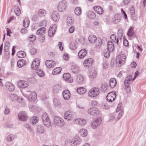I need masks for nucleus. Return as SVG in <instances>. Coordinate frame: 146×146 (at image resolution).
<instances>
[{
    "mask_svg": "<svg viewBox=\"0 0 146 146\" xmlns=\"http://www.w3.org/2000/svg\"><path fill=\"white\" fill-rule=\"evenodd\" d=\"M24 96L27 98L30 101L34 102L37 98L36 93L31 91H27Z\"/></svg>",
    "mask_w": 146,
    "mask_h": 146,
    "instance_id": "obj_1",
    "label": "nucleus"
},
{
    "mask_svg": "<svg viewBox=\"0 0 146 146\" xmlns=\"http://www.w3.org/2000/svg\"><path fill=\"white\" fill-rule=\"evenodd\" d=\"M126 60V56L125 54H120L117 56L116 59L117 64L119 66H121L123 64Z\"/></svg>",
    "mask_w": 146,
    "mask_h": 146,
    "instance_id": "obj_2",
    "label": "nucleus"
},
{
    "mask_svg": "<svg viewBox=\"0 0 146 146\" xmlns=\"http://www.w3.org/2000/svg\"><path fill=\"white\" fill-rule=\"evenodd\" d=\"M100 92L98 88L96 87H93L89 90L88 96L91 98L95 97L99 95Z\"/></svg>",
    "mask_w": 146,
    "mask_h": 146,
    "instance_id": "obj_3",
    "label": "nucleus"
},
{
    "mask_svg": "<svg viewBox=\"0 0 146 146\" xmlns=\"http://www.w3.org/2000/svg\"><path fill=\"white\" fill-rule=\"evenodd\" d=\"M42 119L44 125L47 127H49L51 125V122L50 119L48 115L46 113H43Z\"/></svg>",
    "mask_w": 146,
    "mask_h": 146,
    "instance_id": "obj_4",
    "label": "nucleus"
},
{
    "mask_svg": "<svg viewBox=\"0 0 146 146\" xmlns=\"http://www.w3.org/2000/svg\"><path fill=\"white\" fill-rule=\"evenodd\" d=\"M67 5V2L66 1H61L58 6V9L60 12H63L66 9Z\"/></svg>",
    "mask_w": 146,
    "mask_h": 146,
    "instance_id": "obj_5",
    "label": "nucleus"
},
{
    "mask_svg": "<svg viewBox=\"0 0 146 146\" xmlns=\"http://www.w3.org/2000/svg\"><path fill=\"white\" fill-rule=\"evenodd\" d=\"M54 122L55 125L60 127L62 126L64 124V120L61 117L57 116H55Z\"/></svg>",
    "mask_w": 146,
    "mask_h": 146,
    "instance_id": "obj_6",
    "label": "nucleus"
},
{
    "mask_svg": "<svg viewBox=\"0 0 146 146\" xmlns=\"http://www.w3.org/2000/svg\"><path fill=\"white\" fill-rule=\"evenodd\" d=\"M28 116L27 113L25 111L20 112L18 114L19 120L25 121L28 119Z\"/></svg>",
    "mask_w": 146,
    "mask_h": 146,
    "instance_id": "obj_7",
    "label": "nucleus"
},
{
    "mask_svg": "<svg viewBox=\"0 0 146 146\" xmlns=\"http://www.w3.org/2000/svg\"><path fill=\"white\" fill-rule=\"evenodd\" d=\"M102 119L100 117L94 119L91 123V127L93 129H96L101 124Z\"/></svg>",
    "mask_w": 146,
    "mask_h": 146,
    "instance_id": "obj_8",
    "label": "nucleus"
},
{
    "mask_svg": "<svg viewBox=\"0 0 146 146\" xmlns=\"http://www.w3.org/2000/svg\"><path fill=\"white\" fill-rule=\"evenodd\" d=\"M116 96L115 92H110L109 93L107 96V100L110 102H112L115 100Z\"/></svg>",
    "mask_w": 146,
    "mask_h": 146,
    "instance_id": "obj_9",
    "label": "nucleus"
},
{
    "mask_svg": "<svg viewBox=\"0 0 146 146\" xmlns=\"http://www.w3.org/2000/svg\"><path fill=\"white\" fill-rule=\"evenodd\" d=\"M82 142L80 138L77 136L74 138L70 142V145L71 146H76L80 144Z\"/></svg>",
    "mask_w": 146,
    "mask_h": 146,
    "instance_id": "obj_10",
    "label": "nucleus"
},
{
    "mask_svg": "<svg viewBox=\"0 0 146 146\" xmlns=\"http://www.w3.org/2000/svg\"><path fill=\"white\" fill-rule=\"evenodd\" d=\"M88 112L90 114L94 116H97L100 113V111L99 110L95 108L89 109L88 110Z\"/></svg>",
    "mask_w": 146,
    "mask_h": 146,
    "instance_id": "obj_11",
    "label": "nucleus"
},
{
    "mask_svg": "<svg viewBox=\"0 0 146 146\" xmlns=\"http://www.w3.org/2000/svg\"><path fill=\"white\" fill-rule=\"evenodd\" d=\"M64 117L68 121L71 120L73 117L72 112L70 111H66L64 114Z\"/></svg>",
    "mask_w": 146,
    "mask_h": 146,
    "instance_id": "obj_12",
    "label": "nucleus"
},
{
    "mask_svg": "<svg viewBox=\"0 0 146 146\" xmlns=\"http://www.w3.org/2000/svg\"><path fill=\"white\" fill-rule=\"evenodd\" d=\"M52 19L55 22L58 21L60 19V16L58 13L57 11H53L51 15Z\"/></svg>",
    "mask_w": 146,
    "mask_h": 146,
    "instance_id": "obj_13",
    "label": "nucleus"
},
{
    "mask_svg": "<svg viewBox=\"0 0 146 146\" xmlns=\"http://www.w3.org/2000/svg\"><path fill=\"white\" fill-rule=\"evenodd\" d=\"M97 72L94 69L92 68L89 70L88 76L90 80L95 78L96 76Z\"/></svg>",
    "mask_w": 146,
    "mask_h": 146,
    "instance_id": "obj_14",
    "label": "nucleus"
},
{
    "mask_svg": "<svg viewBox=\"0 0 146 146\" xmlns=\"http://www.w3.org/2000/svg\"><path fill=\"white\" fill-rule=\"evenodd\" d=\"M40 61L39 59L36 58L33 61L31 65V67L33 70H36L40 65Z\"/></svg>",
    "mask_w": 146,
    "mask_h": 146,
    "instance_id": "obj_15",
    "label": "nucleus"
},
{
    "mask_svg": "<svg viewBox=\"0 0 146 146\" xmlns=\"http://www.w3.org/2000/svg\"><path fill=\"white\" fill-rule=\"evenodd\" d=\"M18 86L22 88H25L28 87L29 86V83L27 81L20 80L17 82Z\"/></svg>",
    "mask_w": 146,
    "mask_h": 146,
    "instance_id": "obj_16",
    "label": "nucleus"
},
{
    "mask_svg": "<svg viewBox=\"0 0 146 146\" xmlns=\"http://www.w3.org/2000/svg\"><path fill=\"white\" fill-rule=\"evenodd\" d=\"M57 29V26L56 25H52V27H50L48 31V35L50 37L53 36Z\"/></svg>",
    "mask_w": 146,
    "mask_h": 146,
    "instance_id": "obj_17",
    "label": "nucleus"
},
{
    "mask_svg": "<svg viewBox=\"0 0 146 146\" xmlns=\"http://www.w3.org/2000/svg\"><path fill=\"white\" fill-rule=\"evenodd\" d=\"M5 86L8 91L12 92L15 89V86L13 84L10 82H8L5 83Z\"/></svg>",
    "mask_w": 146,
    "mask_h": 146,
    "instance_id": "obj_18",
    "label": "nucleus"
},
{
    "mask_svg": "<svg viewBox=\"0 0 146 146\" xmlns=\"http://www.w3.org/2000/svg\"><path fill=\"white\" fill-rule=\"evenodd\" d=\"M63 77L64 80L68 82H72L73 80L69 73H66L63 74Z\"/></svg>",
    "mask_w": 146,
    "mask_h": 146,
    "instance_id": "obj_19",
    "label": "nucleus"
},
{
    "mask_svg": "<svg viewBox=\"0 0 146 146\" xmlns=\"http://www.w3.org/2000/svg\"><path fill=\"white\" fill-rule=\"evenodd\" d=\"M93 60L91 58H88L84 62L83 64L84 66L85 67H89L91 66L92 64Z\"/></svg>",
    "mask_w": 146,
    "mask_h": 146,
    "instance_id": "obj_20",
    "label": "nucleus"
},
{
    "mask_svg": "<svg viewBox=\"0 0 146 146\" xmlns=\"http://www.w3.org/2000/svg\"><path fill=\"white\" fill-rule=\"evenodd\" d=\"M130 11L131 15V17L132 19L134 21H136L137 19V17L135 14L134 8L133 7H131L130 8Z\"/></svg>",
    "mask_w": 146,
    "mask_h": 146,
    "instance_id": "obj_21",
    "label": "nucleus"
},
{
    "mask_svg": "<svg viewBox=\"0 0 146 146\" xmlns=\"http://www.w3.org/2000/svg\"><path fill=\"white\" fill-rule=\"evenodd\" d=\"M87 51L85 49H82L78 53V55L79 57L82 59L86 55Z\"/></svg>",
    "mask_w": 146,
    "mask_h": 146,
    "instance_id": "obj_22",
    "label": "nucleus"
},
{
    "mask_svg": "<svg viewBox=\"0 0 146 146\" xmlns=\"http://www.w3.org/2000/svg\"><path fill=\"white\" fill-rule=\"evenodd\" d=\"M46 66L49 68L54 67L55 65V62L52 60H47L45 62Z\"/></svg>",
    "mask_w": 146,
    "mask_h": 146,
    "instance_id": "obj_23",
    "label": "nucleus"
},
{
    "mask_svg": "<svg viewBox=\"0 0 146 146\" xmlns=\"http://www.w3.org/2000/svg\"><path fill=\"white\" fill-rule=\"evenodd\" d=\"M118 120V119L117 118V116L114 114H111L110 115L109 119L108 120L109 122L115 123Z\"/></svg>",
    "mask_w": 146,
    "mask_h": 146,
    "instance_id": "obj_24",
    "label": "nucleus"
},
{
    "mask_svg": "<svg viewBox=\"0 0 146 146\" xmlns=\"http://www.w3.org/2000/svg\"><path fill=\"white\" fill-rule=\"evenodd\" d=\"M63 97L65 100H68L70 96V94L68 90L64 91L62 92Z\"/></svg>",
    "mask_w": 146,
    "mask_h": 146,
    "instance_id": "obj_25",
    "label": "nucleus"
},
{
    "mask_svg": "<svg viewBox=\"0 0 146 146\" xmlns=\"http://www.w3.org/2000/svg\"><path fill=\"white\" fill-rule=\"evenodd\" d=\"M94 9L96 12L98 14L101 15L103 13L104 11L102 8L99 6H95L94 7Z\"/></svg>",
    "mask_w": 146,
    "mask_h": 146,
    "instance_id": "obj_26",
    "label": "nucleus"
},
{
    "mask_svg": "<svg viewBox=\"0 0 146 146\" xmlns=\"http://www.w3.org/2000/svg\"><path fill=\"white\" fill-rule=\"evenodd\" d=\"M121 17L120 15L117 14L114 17L113 22L115 24H117L121 20Z\"/></svg>",
    "mask_w": 146,
    "mask_h": 146,
    "instance_id": "obj_27",
    "label": "nucleus"
},
{
    "mask_svg": "<svg viewBox=\"0 0 146 146\" xmlns=\"http://www.w3.org/2000/svg\"><path fill=\"white\" fill-rule=\"evenodd\" d=\"M109 86L111 88L115 87L117 84V82L114 78H111L109 80Z\"/></svg>",
    "mask_w": 146,
    "mask_h": 146,
    "instance_id": "obj_28",
    "label": "nucleus"
},
{
    "mask_svg": "<svg viewBox=\"0 0 146 146\" xmlns=\"http://www.w3.org/2000/svg\"><path fill=\"white\" fill-rule=\"evenodd\" d=\"M107 46V49L111 51H113L114 49V45L113 42L111 41H110L108 42Z\"/></svg>",
    "mask_w": 146,
    "mask_h": 146,
    "instance_id": "obj_29",
    "label": "nucleus"
},
{
    "mask_svg": "<svg viewBox=\"0 0 146 146\" xmlns=\"http://www.w3.org/2000/svg\"><path fill=\"white\" fill-rule=\"evenodd\" d=\"M46 11L45 10L43 9H40L38 11L37 15L38 17H41L46 15Z\"/></svg>",
    "mask_w": 146,
    "mask_h": 146,
    "instance_id": "obj_30",
    "label": "nucleus"
},
{
    "mask_svg": "<svg viewBox=\"0 0 146 146\" xmlns=\"http://www.w3.org/2000/svg\"><path fill=\"white\" fill-rule=\"evenodd\" d=\"M62 89V88L61 85L56 84L54 86L53 91L54 93H58L59 91H60Z\"/></svg>",
    "mask_w": 146,
    "mask_h": 146,
    "instance_id": "obj_31",
    "label": "nucleus"
},
{
    "mask_svg": "<svg viewBox=\"0 0 146 146\" xmlns=\"http://www.w3.org/2000/svg\"><path fill=\"white\" fill-rule=\"evenodd\" d=\"M76 80L78 83L82 84L84 80V77L83 76L79 75L77 76L76 78Z\"/></svg>",
    "mask_w": 146,
    "mask_h": 146,
    "instance_id": "obj_32",
    "label": "nucleus"
},
{
    "mask_svg": "<svg viewBox=\"0 0 146 146\" xmlns=\"http://www.w3.org/2000/svg\"><path fill=\"white\" fill-rule=\"evenodd\" d=\"M36 131L38 134H41L44 133V129L41 125H37L36 127Z\"/></svg>",
    "mask_w": 146,
    "mask_h": 146,
    "instance_id": "obj_33",
    "label": "nucleus"
},
{
    "mask_svg": "<svg viewBox=\"0 0 146 146\" xmlns=\"http://www.w3.org/2000/svg\"><path fill=\"white\" fill-rule=\"evenodd\" d=\"M16 136L12 134H9L7 137L6 140L7 142L12 141L16 138Z\"/></svg>",
    "mask_w": 146,
    "mask_h": 146,
    "instance_id": "obj_34",
    "label": "nucleus"
},
{
    "mask_svg": "<svg viewBox=\"0 0 146 146\" xmlns=\"http://www.w3.org/2000/svg\"><path fill=\"white\" fill-rule=\"evenodd\" d=\"M26 63V61L24 59H21L18 61L17 65L19 68H21L25 65Z\"/></svg>",
    "mask_w": 146,
    "mask_h": 146,
    "instance_id": "obj_35",
    "label": "nucleus"
},
{
    "mask_svg": "<svg viewBox=\"0 0 146 146\" xmlns=\"http://www.w3.org/2000/svg\"><path fill=\"white\" fill-rule=\"evenodd\" d=\"M46 32V29L44 27L38 29L37 31L36 34L39 35H42Z\"/></svg>",
    "mask_w": 146,
    "mask_h": 146,
    "instance_id": "obj_36",
    "label": "nucleus"
},
{
    "mask_svg": "<svg viewBox=\"0 0 146 146\" xmlns=\"http://www.w3.org/2000/svg\"><path fill=\"white\" fill-rule=\"evenodd\" d=\"M97 39L96 37L94 35L90 36L88 38V40L89 42L91 43H94Z\"/></svg>",
    "mask_w": 146,
    "mask_h": 146,
    "instance_id": "obj_37",
    "label": "nucleus"
},
{
    "mask_svg": "<svg viewBox=\"0 0 146 146\" xmlns=\"http://www.w3.org/2000/svg\"><path fill=\"white\" fill-rule=\"evenodd\" d=\"M36 74L39 76H44L45 74L43 71L41 69H38L36 70Z\"/></svg>",
    "mask_w": 146,
    "mask_h": 146,
    "instance_id": "obj_38",
    "label": "nucleus"
},
{
    "mask_svg": "<svg viewBox=\"0 0 146 146\" xmlns=\"http://www.w3.org/2000/svg\"><path fill=\"white\" fill-rule=\"evenodd\" d=\"M30 23V21L27 17H25L23 21V26L25 28L28 27Z\"/></svg>",
    "mask_w": 146,
    "mask_h": 146,
    "instance_id": "obj_39",
    "label": "nucleus"
},
{
    "mask_svg": "<svg viewBox=\"0 0 146 146\" xmlns=\"http://www.w3.org/2000/svg\"><path fill=\"white\" fill-rule=\"evenodd\" d=\"M79 133L82 137H85L87 135V131L84 129H81L79 131Z\"/></svg>",
    "mask_w": 146,
    "mask_h": 146,
    "instance_id": "obj_40",
    "label": "nucleus"
},
{
    "mask_svg": "<svg viewBox=\"0 0 146 146\" xmlns=\"http://www.w3.org/2000/svg\"><path fill=\"white\" fill-rule=\"evenodd\" d=\"M38 120V117L34 116L31 118L30 119V121L33 125H35L37 123Z\"/></svg>",
    "mask_w": 146,
    "mask_h": 146,
    "instance_id": "obj_41",
    "label": "nucleus"
},
{
    "mask_svg": "<svg viewBox=\"0 0 146 146\" xmlns=\"http://www.w3.org/2000/svg\"><path fill=\"white\" fill-rule=\"evenodd\" d=\"M77 91L79 94H82L86 92V90L84 88L80 87L77 88Z\"/></svg>",
    "mask_w": 146,
    "mask_h": 146,
    "instance_id": "obj_42",
    "label": "nucleus"
},
{
    "mask_svg": "<svg viewBox=\"0 0 146 146\" xmlns=\"http://www.w3.org/2000/svg\"><path fill=\"white\" fill-rule=\"evenodd\" d=\"M9 97L12 101H16L18 98V96L16 94H9Z\"/></svg>",
    "mask_w": 146,
    "mask_h": 146,
    "instance_id": "obj_43",
    "label": "nucleus"
},
{
    "mask_svg": "<svg viewBox=\"0 0 146 146\" xmlns=\"http://www.w3.org/2000/svg\"><path fill=\"white\" fill-rule=\"evenodd\" d=\"M101 88L103 92H105L107 90L108 86L106 83H103L101 84Z\"/></svg>",
    "mask_w": 146,
    "mask_h": 146,
    "instance_id": "obj_44",
    "label": "nucleus"
},
{
    "mask_svg": "<svg viewBox=\"0 0 146 146\" xmlns=\"http://www.w3.org/2000/svg\"><path fill=\"white\" fill-rule=\"evenodd\" d=\"M17 56L20 58H23L26 56L25 52L23 51H19L18 52L17 54Z\"/></svg>",
    "mask_w": 146,
    "mask_h": 146,
    "instance_id": "obj_45",
    "label": "nucleus"
},
{
    "mask_svg": "<svg viewBox=\"0 0 146 146\" xmlns=\"http://www.w3.org/2000/svg\"><path fill=\"white\" fill-rule=\"evenodd\" d=\"M61 69L60 67L56 68L54 69L52 72V74L53 75H56L60 73Z\"/></svg>",
    "mask_w": 146,
    "mask_h": 146,
    "instance_id": "obj_46",
    "label": "nucleus"
},
{
    "mask_svg": "<svg viewBox=\"0 0 146 146\" xmlns=\"http://www.w3.org/2000/svg\"><path fill=\"white\" fill-rule=\"evenodd\" d=\"M88 17L90 19H94L96 17L95 14L92 11H89L87 15Z\"/></svg>",
    "mask_w": 146,
    "mask_h": 146,
    "instance_id": "obj_47",
    "label": "nucleus"
},
{
    "mask_svg": "<svg viewBox=\"0 0 146 146\" xmlns=\"http://www.w3.org/2000/svg\"><path fill=\"white\" fill-rule=\"evenodd\" d=\"M72 71L74 73H76L78 72L79 70L78 67L76 65H73L71 68Z\"/></svg>",
    "mask_w": 146,
    "mask_h": 146,
    "instance_id": "obj_48",
    "label": "nucleus"
},
{
    "mask_svg": "<svg viewBox=\"0 0 146 146\" xmlns=\"http://www.w3.org/2000/svg\"><path fill=\"white\" fill-rule=\"evenodd\" d=\"M74 23V20L71 17H68L67 18V23L68 26L71 25Z\"/></svg>",
    "mask_w": 146,
    "mask_h": 146,
    "instance_id": "obj_49",
    "label": "nucleus"
},
{
    "mask_svg": "<svg viewBox=\"0 0 146 146\" xmlns=\"http://www.w3.org/2000/svg\"><path fill=\"white\" fill-rule=\"evenodd\" d=\"M75 14L77 15H80L82 13V10L81 8L78 7H76L74 10Z\"/></svg>",
    "mask_w": 146,
    "mask_h": 146,
    "instance_id": "obj_50",
    "label": "nucleus"
},
{
    "mask_svg": "<svg viewBox=\"0 0 146 146\" xmlns=\"http://www.w3.org/2000/svg\"><path fill=\"white\" fill-rule=\"evenodd\" d=\"M15 9L14 10V12L17 16H19L21 14V11L19 7L17 6L15 7Z\"/></svg>",
    "mask_w": 146,
    "mask_h": 146,
    "instance_id": "obj_51",
    "label": "nucleus"
},
{
    "mask_svg": "<svg viewBox=\"0 0 146 146\" xmlns=\"http://www.w3.org/2000/svg\"><path fill=\"white\" fill-rule=\"evenodd\" d=\"M10 44L9 42L7 41L6 42L4 49L5 52L8 51L10 47Z\"/></svg>",
    "mask_w": 146,
    "mask_h": 146,
    "instance_id": "obj_52",
    "label": "nucleus"
},
{
    "mask_svg": "<svg viewBox=\"0 0 146 146\" xmlns=\"http://www.w3.org/2000/svg\"><path fill=\"white\" fill-rule=\"evenodd\" d=\"M133 28L132 27L129 29L127 33V35L129 36H131L133 35Z\"/></svg>",
    "mask_w": 146,
    "mask_h": 146,
    "instance_id": "obj_53",
    "label": "nucleus"
},
{
    "mask_svg": "<svg viewBox=\"0 0 146 146\" xmlns=\"http://www.w3.org/2000/svg\"><path fill=\"white\" fill-rule=\"evenodd\" d=\"M86 122V121L82 118H79V125H85Z\"/></svg>",
    "mask_w": 146,
    "mask_h": 146,
    "instance_id": "obj_54",
    "label": "nucleus"
},
{
    "mask_svg": "<svg viewBox=\"0 0 146 146\" xmlns=\"http://www.w3.org/2000/svg\"><path fill=\"white\" fill-rule=\"evenodd\" d=\"M36 38V36L35 35H32L28 37V39L30 41L33 42L35 41Z\"/></svg>",
    "mask_w": 146,
    "mask_h": 146,
    "instance_id": "obj_55",
    "label": "nucleus"
},
{
    "mask_svg": "<svg viewBox=\"0 0 146 146\" xmlns=\"http://www.w3.org/2000/svg\"><path fill=\"white\" fill-rule=\"evenodd\" d=\"M110 38L113 40L114 42H115L116 41L117 44H118V39L117 38V39L116 38V36L114 34H112L110 36Z\"/></svg>",
    "mask_w": 146,
    "mask_h": 146,
    "instance_id": "obj_56",
    "label": "nucleus"
},
{
    "mask_svg": "<svg viewBox=\"0 0 146 146\" xmlns=\"http://www.w3.org/2000/svg\"><path fill=\"white\" fill-rule=\"evenodd\" d=\"M102 44V41L100 39H98L96 42V47H100Z\"/></svg>",
    "mask_w": 146,
    "mask_h": 146,
    "instance_id": "obj_57",
    "label": "nucleus"
},
{
    "mask_svg": "<svg viewBox=\"0 0 146 146\" xmlns=\"http://www.w3.org/2000/svg\"><path fill=\"white\" fill-rule=\"evenodd\" d=\"M54 104L56 106L60 105V101L58 99H55L54 100Z\"/></svg>",
    "mask_w": 146,
    "mask_h": 146,
    "instance_id": "obj_58",
    "label": "nucleus"
},
{
    "mask_svg": "<svg viewBox=\"0 0 146 146\" xmlns=\"http://www.w3.org/2000/svg\"><path fill=\"white\" fill-rule=\"evenodd\" d=\"M132 79V76L131 75L128 76L126 78L125 80L130 82L131 80H133Z\"/></svg>",
    "mask_w": 146,
    "mask_h": 146,
    "instance_id": "obj_59",
    "label": "nucleus"
},
{
    "mask_svg": "<svg viewBox=\"0 0 146 146\" xmlns=\"http://www.w3.org/2000/svg\"><path fill=\"white\" fill-rule=\"evenodd\" d=\"M102 65L103 68L105 69H107L108 67V64L107 62H104Z\"/></svg>",
    "mask_w": 146,
    "mask_h": 146,
    "instance_id": "obj_60",
    "label": "nucleus"
},
{
    "mask_svg": "<svg viewBox=\"0 0 146 146\" xmlns=\"http://www.w3.org/2000/svg\"><path fill=\"white\" fill-rule=\"evenodd\" d=\"M123 31L121 29H119L118 31V35L119 37H121L123 35Z\"/></svg>",
    "mask_w": 146,
    "mask_h": 146,
    "instance_id": "obj_61",
    "label": "nucleus"
},
{
    "mask_svg": "<svg viewBox=\"0 0 146 146\" xmlns=\"http://www.w3.org/2000/svg\"><path fill=\"white\" fill-rule=\"evenodd\" d=\"M70 48L72 50H74L76 48V46L74 43H71L70 45Z\"/></svg>",
    "mask_w": 146,
    "mask_h": 146,
    "instance_id": "obj_62",
    "label": "nucleus"
},
{
    "mask_svg": "<svg viewBox=\"0 0 146 146\" xmlns=\"http://www.w3.org/2000/svg\"><path fill=\"white\" fill-rule=\"evenodd\" d=\"M37 50L34 48L31 49L30 50V52L31 54H35L36 53Z\"/></svg>",
    "mask_w": 146,
    "mask_h": 146,
    "instance_id": "obj_63",
    "label": "nucleus"
},
{
    "mask_svg": "<svg viewBox=\"0 0 146 146\" xmlns=\"http://www.w3.org/2000/svg\"><path fill=\"white\" fill-rule=\"evenodd\" d=\"M130 82L127 81L125 80L124 82V85L125 87H129Z\"/></svg>",
    "mask_w": 146,
    "mask_h": 146,
    "instance_id": "obj_64",
    "label": "nucleus"
}]
</instances>
